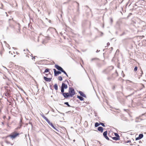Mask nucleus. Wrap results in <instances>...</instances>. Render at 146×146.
<instances>
[{"instance_id": "f257e3e1", "label": "nucleus", "mask_w": 146, "mask_h": 146, "mask_svg": "<svg viewBox=\"0 0 146 146\" xmlns=\"http://www.w3.org/2000/svg\"><path fill=\"white\" fill-rule=\"evenodd\" d=\"M75 91L74 89L72 87H69L68 92H66L67 94L66 95V99H67L69 97H72L75 94Z\"/></svg>"}, {"instance_id": "f03ea898", "label": "nucleus", "mask_w": 146, "mask_h": 146, "mask_svg": "<svg viewBox=\"0 0 146 146\" xmlns=\"http://www.w3.org/2000/svg\"><path fill=\"white\" fill-rule=\"evenodd\" d=\"M118 76V74L117 71L116 70L114 73L112 74L111 76H109L107 78L108 80L109 81L110 80H114L116 77Z\"/></svg>"}, {"instance_id": "7ed1b4c3", "label": "nucleus", "mask_w": 146, "mask_h": 146, "mask_svg": "<svg viewBox=\"0 0 146 146\" xmlns=\"http://www.w3.org/2000/svg\"><path fill=\"white\" fill-rule=\"evenodd\" d=\"M113 67L112 66H111L106 69H104L102 71V72L103 73L106 74H109L111 72V71L113 69Z\"/></svg>"}, {"instance_id": "20e7f679", "label": "nucleus", "mask_w": 146, "mask_h": 146, "mask_svg": "<svg viewBox=\"0 0 146 146\" xmlns=\"http://www.w3.org/2000/svg\"><path fill=\"white\" fill-rule=\"evenodd\" d=\"M19 135V133L14 132L10 135L9 136L12 139H14Z\"/></svg>"}, {"instance_id": "39448f33", "label": "nucleus", "mask_w": 146, "mask_h": 146, "mask_svg": "<svg viewBox=\"0 0 146 146\" xmlns=\"http://www.w3.org/2000/svg\"><path fill=\"white\" fill-rule=\"evenodd\" d=\"M46 121L48 123V124L50 125L55 130H56V131H59L55 127H54V125L53 124L51 123V122H50V121H49V120L48 119H47L46 120Z\"/></svg>"}, {"instance_id": "423d86ee", "label": "nucleus", "mask_w": 146, "mask_h": 146, "mask_svg": "<svg viewBox=\"0 0 146 146\" xmlns=\"http://www.w3.org/2000/svg\"><path fill=\"white\" fill-rule=\"evenodd\" d=\"M64 89L62 87H61V93L63 96L65 98H66V95L67 94L66 93V92H64Z\"/></svg>"}, {"instance_id": "0eeeda50", "label": "nucleus", "mask_w": 146, "mask_h": 146, "mask_svg": "<svg viewBox=\"0 0 146 146\" xmlns=\"http://www.w3.org/2000/svg\"><path fill=\"white\" fill-rule=\"evenodd\" d=\"M54 66L58 70H59V71L61 72H62L64 70L61 67L57 64H55Z\"/></svg>"}, {"instance_id": "6e6552de", "label": "nucleus", "mask_w": 146, "mask_h": 146, "mask_svg": "<svg viewBox=\"0 0 146 146\" xmlns=\"http://www.w3.org/2000/svg\"><path fill=\"white\" fill-rule=\"evenodd\" d=\"M53 70L54 73V76H57L59 74H61L62 72L60 71H57L55 69H54Z\"/></svg>"}, {"instance_id": "1a4fd4ad", "label": "nucleus", "mask_w": 146, "mask_h": 146, "mask_svg": "<svg viewBox=\"0 0 146 146\" xmlns=\"http://www.w3.org/2000/svg\"><path fill=\"white\" fill-rule=\"evenodd\" d=\"M44 80L46 82H50L51 81L52 78H48L46 76H44L43 77Z\"/></svg>"}, {"instance_id": "9d476101", "label": "nucleus", "mask_w": 146, "mask_h": 146, "mask_svg": "<svg viewBox=\"0 0 146 146\" xmlns=\"http://www.w3.org/2000/svg\"><path fill=\"white\" fill-rule=\"evenodd\" d=\"M79 93L80 94V96H82L84 98H86V96L85 94H84L81 91H78Z\"/></svg>"}, {"instance_id": "9b49d317", "label": "nucleus", "mask_w": 146, "mask_h": 146, "mask_svg": "<svg viewBox=\"0 0 146 146\" xmlns=\"http://www.w3.org/2000/svg\"><path fill=\"white\" fill-rule=\"evenodd\" d=\"M61 87L64 89H66L68 88L67 85L64 83H62Z\"/></svg>"}, {"instance_id": "f8f14e48", "label": "nucleus", "mask_w": 146, "mask_h": 146, "mask_svg": "<svg viewBox=\"0 0 146 146\" xmlns=\"http://www.w3.org/2000/svg\"><path fill=\"white\" fill-rule=\"evenodd\" d=\"M98 130L101 133H102L103 131V128L102 127H99L97 128Z\"/></svg>"}, {"instance_id": "ddd939ff", "label": "nucleus", "mask_w": 146, "mask_h": 146, "mask_svg": "<svg viewBox=\"0 0 146 146\" xmlns=\"http://www.w3.org/2000/svg\"><path fill=\"white\" fill-rule=\"evenodd\" d=\"M77 98H78L80 101H83L84 100V98L83 97L81 96H79L78 95H77Z\"/></svg>"}, {"instance_id": "4468645a", "label": "nucleus", "mask_w": 146, "mask_h": 146, "mask_svg": "<svg viewBox=\"0 0 146 146\" xmlns=\"http://www.w3.org/2000/svg\"><path fill=\"white\" fill-rule=\"evenodd\" d=\"M22 118H21L20 119V121L19 123V125L20 126L19 127H18V128H20L22 126Z\"/></svg>"}, {"instance_id": "2eb2a0df", "label": "nucleus", "mask_w": 146, "mask_h": 146, "mask_svg": "<svg viewBox=\"0 0 146 146\" xmlns=\"http://www.w3.org/2000/svg\"><path fill=\"white\" fill-rule=\"evenodd\" d=\"M40 115L45 120L48 119L43 114L42 112H41V113H40Z\"/></svg>"}, {"instance_id": "dca6fc26", "label": "nucleus", "mask_w": 146, "mask_h": 146, "mask_svg": "<svg viewBox=\"0 0 146 146\" xmlns=\"http://www.w3.org/2000/svg\"><path fill=\"white\" fill-rule=\"evenodd\" d=\"M49 72V74H50V69L48 68L46 69L43 72V74H44L45 73Z\"/></svg>"}, {"instance_id": "f3484780", "label": "nucleus", "mask_w": 146, "mask_h": 146, "mask_svg": "<svg viewBox=\"0 0 146 146\" xmlns=\"http://www.w3.org/2000/svg\"><path fill=\"white\" fill-rule=\"evenodd\" d=\"M52 30L53 31H55L56 32V29H55L54 28H51V27H50L47 30V32H48V31H49L50 30Z\"/></svg>"}, {"instance_id": "a211bd4d", "label": "nucleus", "mask_w": 146, "mask_h": 146, "mask_svg": "<svg viewBox=\"0 0 146 146\" xmlns=\"http://www.w3.org/2000/svg\"><path fill=\"white\" fill-rule=\"evenodd\" d=\"M54 89L56 90H57L58 89V87L57 84H55L54 85Z\"/></svg>"}, {"instance_id": "6ab92c4d", "label": "nucleus", "mask_w": 146, "mask_h": 146, "mask_svg": "<svg viewBox=\"0 0 146 146\" xmlns=\"http://www.w3.org/2000/svg\"><path fill=\"white\" fill-rule=\"evenodd\" d=\"M114 134L115 137H117V138L120 139V136L117 133H115Z\"/></svg>"}, {"instance_id": "aec40b11", "label": "nucleus", "mask_w": 146, "mask_h": 146, "mask_svg": "<svg viewBox=\"0 0 146 146\" xmlns=\"http://www.w3.org/2000/svg\"><path fill=\"white\" fill-rule=\"evenodd\" d=\"M112 139L114 140H115L116 141L119 140L120 139H118L117 138V137H111Z\"/></svg>"}, {"instance_id": "412c9836", "label": "nucleus", "mask_w": 146, "mask_h": 146, "mask_svg": "<svg viewBox=\"0 0 146 146\" xmlns=\"http://www.w3.org/2000/svg\"><path fill=\"white\" fill-rule=\"evenodd\" d=\"M107 131H104L103 133V135L104 137L107 135Z\"/></svg>"}, {"instance_id": "4be33fe9", "label": "nucleus", "mask_w": 146, "mask_h": 146, "mask_svg": "<svg viewBox=\"0 0 146 146\" xmlns=\"http://www.w3.org/2000/svg\"><path fill=\"white\" fill-rule=\"evenodd\" d=\"M100 125L99 123L98 122H96L95 123V127H97Z\"/></svg>"}, {"instance_id": "5701e85b", "label": "nucleus", "mask_w": 146, "mask_h": 146, "mask_svg": "<svg viewBox=\"0 0 146 146\" xmlns=\"http://www.w3.org/2000/svg\"><path fill=\"white\" fill-rule=\"evenodd\" d=\"M64 104L65 105H67L68 107H71L72 106H71L69 104L68 102H65L64 103Z\"/></svg>"}, {"instance_id": "b1692460", "label": "nucleus", "mask_w": 146, "mask_h": 146, "mask_svg": "<svg viewBox=\"0 0 146 146\" xmlns=\"http://www.w3.org/2000/svg\"><path fill=\"white\" fill-rule=\"evenodd\" d=\"M139 136L140 138L141 139V138H142L143 137V134L141 133V134H140L139 135Z\"/></svg>"}, {"instance_id": "393cba45", "label": "nucleus", "mask_w": 146, "mask_h": 146, "mask_svg": "<svg viewBox=\"0 0 146 146\" xmlns=\"http://www.w3.org/2000/svg\"><path fill=\"white\" fill-rule=\"evenodd\" d=\"M99 124H100V125H102V126H103L104 127H105V125L103 123L100 122L99 123Z\"/></svg>"}, {"instance_id": "a878e982", "label": "nucleus", "mask_w": 146, "mask_h": 146, "mask_svg": "<svg viewBox=\"0 0 146 146\" xmlns=\"http://www.w3.org/2000/svg\"><path fill=\"white\" fill-rule=\"evenodd\" d=\"M5 94V96H7L6 94H7L8 96H9L11 95L10 93L9 92L8 90L7 91V92H6Z\"/></svg>"}, {"instance_id": "bb28decb", "label": "nucleus", "mask_w": 146, "mask_h": 146, "mask_svg": "<svg viewBox=\"0 0 146 146\" xmlns=\"http://www.w3.org/2000/svg\"><path fill=\"white\" fill-rule=\"evenodd\" d=\"M58 80L60 81H61L62 80V78L61 76H59L58 77Z\"/></svg>"}, {"instance_id": "cd10ccee", "label": "nucleus", "mask_w": 146, "mask_h": 146, "mask_svg": "<svg viewBox=\"0 0 146 146\" xmlns=\"http://www.w3.org/2000/svg\"><path fill=\"white\" fill-rule=\"evenodd\" d=\"M62 72L64 74H65L66 76H67V77H68V76L67 74V73L64 70Z\"/></svg>"}, {"instance_id": "c85d7f7f", "label": "nucleus", "mask_w": 146, "mask_h": 146, "mask_svg": "<svg viewBox=\"0 0 146 146\" xmlns=\"http://www.w3.org/2000/svg\"><path fill=\"white\" fill-rule=\"evenodd\" d=\"M62 72L64 74H65L66 76H67V77H68V76L67 74V73L64 70Z\"/></svg>"}, {"instance_id": "c756f323", "label": "nucleus", "mask_w": 146, "mask_h": 146, "mask_svg": "<svg viewBox=\"0 0 146 146\" xmlns=\"http://www.w3.org/2000/svg\"><path fill=\"white\" fill-rule=\"evenodd\" d=\"M62 72L64 74H65L66 76H67V77H68V76L67 74V73L64 70Z\"/></svg>"}, {"instance_id": "7c9ffc66", "label": "nucleus", "mask_w": 146, "mask_h": 146, "mask_svg": "<svg viewBox=\"0 0 146 146\" xmlns=\"http://www.w3.org/2000/svg\"><path fill=\"white\" fill-rule=\"evenodd\" d=\"M137 66H135L134 68V71L135 72L137 70Z\"/></svg>"}, {"instance_id": "2f4dec72", "label": "nucleus", "mask_w": 146, "mask_h": 146, "mask_svg": "<svg viewBox=\"0 0 146 146\" xmlns=\"http://www.w3.org/2000/svg\"><path fill=\"white\" fill-rule=\"evenodd\" d=\"M3 24V21L0 20V26L1 25Z\"/></svg>"}, {"instance_id": "473e14b6", "label": "nucleus", "mask_w": 146, "mask_h": 146, "mask_svg": "<svg viewBox=\"0 0 146 146\" xmlns=\"http://www.w3.org/2000/svg\"><path fill=\"white\" fill-rule=\"evenodd\" d=\"M98 58H93L91 60V61H92L94 60H98Z\"/></svg>"}, {"instance_id": "72a5a7b5", "label": "nucleus", "mask_w": 146, "mask_h": 146, "mask_svg": "<svg viewBox=\"0 0 146 146\" xmlns=\"http://www.w3.org/2000/svg\"><path fill=\"white\" fill-rule=\"evenodd\" d=\"M106 139H107V140H110V139H109V137L107 136H105V137H104Z\"/></svg>"}, {"instance_id": "f704fd0d", "label": "nucleus", "mask_w": 146, "mask_h": 146, "mask_svg": "<svg viewBox=\"0 0 146 146\" xmlns=\"http://www.w3.org/2000/svg\"><path fill=\"white\" fill-rule=\"evenodd\" d=\"M141 139L139 137V136H138V137H136V138H135V140H140V139Z\"/></svg>"}, {"instance_id": "c9c22d12", "label": "nucleus", "mask_w": 146, "mask_h": 146, "mask_svg": "<svg viewBox=\"0 0 146 146\" xmlns=\"http://www.w3.org/2000/svg\"><path fill=\"white\" fill-rule=\"evenodd\" d=\"M125 143H131V141L130 140H128L127 141H126L125 142Z\"/></svg>"}, {"instance_id": "e433bc0d", "label": "nucleus", "mask_w": 146, "mask_h": 146, "mask_svg": "<svg viewBox=\"0 0 146 146\" xmlns=\"http://www.w3.org/2000/svg\"><path fill=\"white\" fill-rule=\"evenodd\" d=\"M29 124H30V125H31V127H32H32H33V125H32V123L31 122H29Z\"/></svg>"}, {"instance_id": "4c0bfd02", "label": "nucleus", "mask_w": 146, "mask_h": 146, "mask_svg": "<svg viewBox=\"0 0 146 146\" xmlns=\"http://www.w3.org/2000/svg\"><path fill=\"white\" fill-rule=\"evenodd\" d=\"M141 75L140 76H141L142 75V74H143V71H142V70L141 69Z\"/></svg>"}, {"instance_id": "58836bf2", "label": "nucleus", "mask_w": 146, "mask_h": 146, "mask_svg": "<svg viewBox=\"0 0 146 146\" xmlns=\"http://www.w3.org/2000/svg\"><path fill=\"white\" fill-rule=\"evenodd\" d=\"M36 57V56H35L34 57H33V58H32V60H33V59H35V57Z\"/></svg>"}, {"instance_id": "ea45409f", "label": "nucleus", "mask_w": 146, "mask_h": 146, "mask_svg": "<svg viewBox=\"0 0 146 146\" xmlns=\"http://www.w3.org/2000/svg\"><path fill=\"white\" fill-rule=\"evenodd\" d=\"M133 94H133H130V95H128V96H126V97L127 98L128 96H131V95H132Z\"/></svg>"}, {"instance_id": "a19ab883", "label": "nucleus", "mask_w": 146, "mask_h": 146, "mask_svg": "<svg viewBox=\"0 0 146 146\" xmlns=\"http://www.w3.org/2000/svg\"><path fill=\"white\" fill-rule=\"evenodd\" d=\"M110 21H111V23H112L113 21V20L112 18H111Z\"/></svg>"}, {"instance_id": "79ce46f5", "label": "nucleus", "mask_w": 146, "mask_h": 146, "mask_svg": "<svg viewBox=\"0 0 146 146\" xmlns=\"http://www.w3.org/2000/svg\"><path fill=\"white\" fill-rule=\"evenodd\" d=\"M113 49V48L112 47H111V48H110V51H111Z\"/></svg>"}, {"instance_id": "37998d69", "label": "nucleus", "mask_w": 146, "mask_h": 146, "mask_svg": "<svg viewBox=\"0 0 146 146\" xmlns=\"http://www.w3.org/2000/svg\"><path fill=\"white\" fill-rule=\"evenodd\" d=\"M107 46H109L110 45V43L109 42H108L107 43Z\"/></svg>"}, {"instance_id": "c03bdc74", "label": "nucleus", "mask_w": 146, "mask_h": 146, "mask_svg": "<svg viewBox=\"0 0 146 146\" xmlns=\"http://www.w3.org/2000/svg\"><path fill=\"white\" fill-rule=\"evenodd\" d=\"M76 3H77L78 4V9L79 8V4L78 3V2H76Z\"/></svg>"}, {"instance_id": "a18cd8bd", "label": "nucleus", "mask_w": 146, "mask_h": 146, "mask_svg": "<svg viewBox=\"0 0 146 146\" xmlns=\"http://www.w3.org/2000/svg\"><path fill=\"white\" fill-rule=\"evenodd\" d=\"M100 50H97L96 51V52H100Z\"/></svg>"}, {"instance_id": "49530a36", "label": "nucleus", "mask_w": 146, "mask_h": 146, "mask_svg": "<svg viewBox=\"0 0 146 146\" xmlns=\"http://www.w3.org/2000/svg\"><path fill=\"white\" fill-rule=\"evenodd\" d=\"M65 81H66L68 84L69 83L68 82V80H66Z\"/></svg>"}, {"instance_id": "de8ad7c7", "label": "nucleus", "mask_w": 146, "mask_h": 146, "mask_svg": "<svg viewBox=\"0 0 146 146\" xmlns=\"http://www.w3.org/2000/svg\"><path fill=\"white\" fill-rule=\"evenodd\" d=\"M45 75H46V77H48V74H45Z\"/></svg>"}, {"instance_id": "09e8293b", "label": "nucleus", "mask_w": 146, "mask_h": 146, "mask_svg": "<svg viewBox=\"0 0 146 146\" xmlns=\"http://www.w3.org/2000/svg\"><path fill=\"white\" fill-rule=\"evenodd\" d=\"M0 54L1 55H2V52H0Z\"/></svg>"}, {"instance_id": "8fccbe9b", "label": "nucleus", "mask_w": 146, "mask_h": 146, "mask_svg": "<svg viewBox=\"0 0 146 146\" xmlns=\"http://www.w3.org/2000/svg\"><path fill=\"white\" fill-rule=\"evenodd\" d=\"M135 144H131L130 145H135Z\"/></svg>"}, {"instance_id": "3c124183", "label": "nucleus", "mask_w": 146, "mask_h": 146, "mask_svg": "<svg viewBox=\"0 0 146 146\" xmlns=\"http://www.w3.org/2000/svg\"><path fill=\"white\" fill-rule=\"evenodd\" d=\"M139 143H141V141H139Z\"/></svg>"}, {"instance_id": "603ef678", "label": "nucleus", "mask_w": 146, "mask_h": 146, "mask_svg": "<svg viewBox=\"0 0 146 146\" xmlns=\"http://www.w3.org/2000/svg\"><path fill=\"white\" fill-rule=\"evenodd\" d=\"M5 13H6V14H7V15H6L7 16H7H8V15L7 14V12H5Z\"/></svg>"}, {"instance_id": "864d4df0", "label": "nucleus", "mask_w": 146, "mask_h": 146, "mask_svg": "<svg viewBox=\"0 0 146 146\" xmlns=\"http://www.w3.org/2000/svg\"><path fill=\"white\" fill-rule=\"evenodd\" d=\"M1 123H2V124L3 125H4V123H3V122H1Z\"/></svg>"}, {"instance_id": "5fc2aeb1", "label": "nucleus", "mask_w": 146, "mask_h": 146, "mask_svg": "<svg viewBox=\"0 0 146 146\" xmlns=\"http://www.w3.org/2000/svg\"><path fill=\"white\" fill-rule=\"evenodd\" d=\"M27 50L28 52H30V51H29V50L28 49H27Z\"/></svg>"}, {"instance_id": "6e6d98bb", "label": "nucleus", "mask_w": 146, "mask_h": 146, "mask_svg": "<svg viewBox=\"0 0 146 146\" xmlns=\"http://www.w3.org/2000/svg\"><path fill=\"white\" fill-rule=\"evenodd\" d=\"M102 27L104 28V24H103Z\"/></svg>"}, {"instance_id": "4d7b16f0", "label": "nucleus", "mask_w": 146, "mask_h": 146, "mask_svg": "<svg viewBox=\"0 0 146 146\" xmlns=\"http://www.w3.org/2000/svg\"><path fill=\"white\" fill-rule=\"evenodd\" d=\"M16 54H19V53L17 52H16Z\"/></svg>"}, {"instance_id": "13d9d810", "label": "nucleus", "mask_w": 146, "mask_h": 146, "mask_svg": "<svg viewBox=\"0 0 146 146\" xmlns=\"http://www.w3.org/2000/svg\"><path fill=\"white\" fill-rule=\"evenodd\" d=\"M31 56H32V57H33V54H31Z\"/></svg>"}, {"instance_id": "bf43d9fd", "label": "nucleus", "mask_w": 146, "mask_h": 146, "mask_svg": "<svg viewBox=\"0 0 146 146\" xmlns=\"http://www.w3.org/2000/svg\"><path fill=\"white\" fill-rule=\"evenodd\" d=\"M8 13L10 14L11 13V12H8Z\"/></svg>"}, {"instance_id": "052dcab7", "label": "nucleus", "mask_w": 146, "mask_h": 146, "mask_svg": "<svg viewBox=\"0 0 146 146\" xmlns=\"http://www.w3.org/2000/svg\"><path fill=\"white\" fill-rule=\"evenodd\" d=\"M124 110L125 111H126V110H126V109H124Z\"/></svg>"}, {"instance_id": "680f3d73", "label": "nucleus", "mask_w": 146, "mask_h": 146, "mask_svg": "<svg viewBox=\"0 0 146 146\" xmlns=\"http://www.w3.org/2000/svg\"><path fill=\"white\" fill-rule=\"evenodd\" d=\"M86 7H88L87 5L86 6Z\"/></svg>"}, {"instance_id": "e2e57ef3", "label": "nucleus", "mask_w": 146, "mask_h": 146, "mask_svg": "<svg viewBox=\"0 0 146 146\" xmlns=\"http://www.w3.org/2000/svg\"><path fill=\"white\" fill-rule=\"evenodd\" d=\"M124 76H125V75H124V74H123V77H124Z\"/></svg>"}, {"instance_id": "0e129e2a", "label": "nucleus", "mask_w": 146, "mask_h": 146, "mask_svg": "<svg viewBox=\"0 0 146 146\" xmlns=\"http://www.w3.org/2000/svg\"><path fill=\"white\" fill-rule=\"evenodd\" d=\"M115 88V87H113V89H114Z\"/></svg>"}, {"instance_id": "69168bd1", "label": "nucleus", "mask_w": 146, "mask_h": 146, "mask_svg": "<svg viewBox=\"0 0 146 146\" xmlns=\"http://www.w3.org/2000/svg\"><path fill=\"white\" fill-rule=\"evenodd\" d=\"M124 34V33H123V34H122V35H123Z\"/></svg>"}, {"instance_id": "338daca9", "label": "nucleus", "mask_w": 146, "mask_h": 146, "mask_svg": "<svg viewBox=\"0 0 146 146\" xmlns=\"http://www.w3.org/2000/svg\"><path fill=\"white\" fill-rule=\"evenodd\" d=\"M106 49H104V50H103V51H104Z\"/></svg>"}, {"instance_id": "774afa93", "label": "nucleus", "mask_w": 146, "mask_h": 146, "mask_svg": "<svg viewBox=\"0 0 146 146\" xmlns=\"http://www.w3.org/2000/svg\"><path fill=\"white\" fill-rule=\"evenodd\" d=\"M1 5H2V6H3V4H1Z\"/></svg>"}]
</instances>
